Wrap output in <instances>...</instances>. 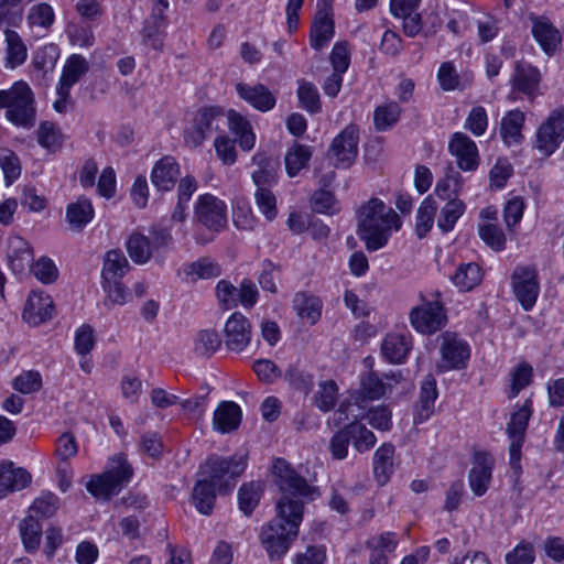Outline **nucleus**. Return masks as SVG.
<instances>
[{"label":"nucleus","instance_id":"1","mask_svg":"<svg viewBox=\"0 0 564 564\" xmlns=\"http://www.w3.org/2000/svg\"><path fill=\"white\" fill-rule=\"evenodd\" d=\"M357 219V234L369 252L386 247L392 232L402 226L399 215L377 197L370 198L358 208Z\"/></svg>","mask_w":564,"mask_h":564},{"label":"nucleus","instance_id":"2","mask_svg":"<svg viewBox=\"0 0 564 564\" xmlns=\"http://www.w3.org/2000/svg\"><path fill=\"white\" fill-rule=\"evenodd\" d=\"M272 473L281 492L275 506L278 514L303 519L304 506L315 499L317 488L310 485L284 458L275 459Z\"/></svg>","mask_w":564,"mask_h":564},{"label":"nucleus","instance_id":"3","mask_svg":"<svg viewBox=\"0 0 564 564\" xmlns=\"http://www.w3.org/2000/svg\"><path fill=\"white\" fill-rule=\"evenodd\" d=\"M302 520L276 513L274 519L261 528L259 540L270 561H279L288 553L299 535Z\"/></svg>","mask_w":564,"mask_h":564},{"label":"nucleus","instance_id":"4","mask_svg":"<svg viewBox=\"0 0 564 564\" xmlns=\"http://www.w3.org/2000/svg\"><path fill=\"white\" fill-rule=\"evenodd\" d=\"M246 468L247 458L245 456L224 457L213 454L199 466L198 474L215 485L220 495H226L232 490Z\"/></svg>","mask_w":564,"mask_h":564},{"label":"nucleus","instance_id":"5","mask_svg":"<svg viewBox=\"0 0 564 564\" xmlns=\"http://www.w3.org/2000/svg\"><path fill=\"white\" fill-rule=\"evenodd\" d=\"M33 104V93L24 82H17L10 89L0 90V108L7 109V119L18 127L31 128L34 124Z\"/></svg>","mask_w":564,"mask_h":564},{"label":"nucleus","instance_id":"6","mask_svg":"<svg viewBox=\"0 0 564 564\" xmlns=\"http://www.w3.org/2000/svg\"><path fill=\"white\" fill-rule=\"evenodd\" d=\"M227 111L218 105L202 106L197 109L192 124L184 131V141L192 148H197L213 134L225 133Z\"/></svg>","mask_w":564,"mask_h":564},{"label":"nucleus","instance_id":"7","mask_svg":"<svg viewBox=\"0 0 564 564\" xmlns=\"http://www.w3.org/2000/svg\"><path fill=\"white\" fill-rule=\"evenodd\" d=\"M132 474V467L127 458L118 455L111 459V467L104 474L93 477L86 488L94 497L108 499L130 481Z\"/></svg>","mask_w":564,"mask_h":564},{"label":"nucleus","instance_id":"8","mask_svg":"<svg viewBox=\"0 0 564 564\" xmlns=\"http://www.w3.org/2000/svg\"><path fill=\"white\" fill-rule=\"evenodd\" d=\"M511 288L523 311H531L540 294L538 271L528 265H518L511 274Z\"/></svg>","mask_w":564,"mask_h":564},{"label":"nucleus","instance_id":"9","mask_svg":"<svg viewBox=\"0 0 564 564\" xmlns=\"http://www.w3.org/2000/svg\"><path fill=\"white\" fill-rule=\"evenodd\" d=\"M411 326L423 335H432L445 326L447 322L446 310L437 300L425 301L414 306L409 313Z\"/></svg>","mask_w":564,"mask_h":564},{"label":"nucleus","instance_id":"10","mask_svg":"<svg viewBox=\"0 0 564 564\" xmlns=\"http://www.w3.org/2000/svg\"><path fill=\"white\" fill-rule=\"evenodd\" d=\"M441 340L440 352L441 364L440 369L447 370H462L467 367L470 357V347L466 340L460 338L456 333L444 332L440 335Z\"/></svg>","mask_w":564,"mask_h":564},{"label":"nucleus","instance_id":"11","mask_svg":"<svg viewBox=\"0 0 564 564\" xmlns=\"http://www.w3.org/2000/svg\"><path fill=\"white\" fill-rule=\"evenodd\" d=\"M194 219L209 231L219 232L227 225V206L218 197L203 194L195 203Z\"/></svg>","mask_w":564,"mask_h":564},{"label":"nucleus","instance_id":"12","mask_svg":"<svg viewBox=\"0 0 564 564\" xmlns=\"http://www.w3.org/2000/svg\"><path fill=\"white\" fill-rule=\"evenodd\" d=\"M564 140V106L552 111L536 132V149L551 155Z\"/></svg>","mask_w":564,"mask_h":564},{"label":"nucleus","instance_id":"13","mask_svg":"<svg viewBox=\"0 0 564 564\" xmlns=\"http://www.w3.org/2000/svg\"><path fill=\"white\" fill-rule=\"evenodd\" d=\"M359 128L350 123L336 135L330 144L329 154L336 166L349 167L358 155Z\"/></svg>","mask_w":564,"mask_h":564},{"label":"nucleus","instance_id":"14","mask_svg":"<svg viewBox=\"0 0 564 564\" xmlns=\"http://www.w3.org/2000/svg\"><path fill=\"white\" fill-rule=\"evenodd\" d=\"M532 415V401L527 399L524 403L512 413L507 424V435L510 440L509 456H512L513 464L521 459V448L524 443L525 431Z\"/></svg>","mask_w":564,"mask_h":564},{"label":"nucleus","instance_id":"15","mask_svg":"<svg viewBox=\"0 0 564 564\" xmlns=\"http://www.w3.org/2000/svg\"><path fill=\"white\" fill-rule=\"evenodd\" d=\"M257 169L251 174L256 187H273L278 184L281 161L279 155L267 151H259L252 156Z\"/></svg>","mask_w":564,"mask_h":564},{"label":"nucleus","instance_id":"16","mask_svg":"<svg viewBox=\"0 0 564 564\" xmlns=\"http://www.w3.org/2000/svg\"><path fill=\"white\" fill-rule=\"evenodd\" d=\"M448 151L457 160V165L465 172L477 170L479 155L476 143L465 133L455 132L449 142Z\"/></svg>","mask_w":564,"mask_h":564},{"label":"nucleus","instance_id":"17","mask_svg":"<svg viewBox=\"0 0 564 564\" xmlns=\"http://www.w3.org/2000/svg\"><path fill=\"white\" fill-rule=\"evenodd\" d=\"M226 347L236 352L242 351L251 340V325L248 318L235 312L227 319L224 328Z\"/></svg>","mask_w":564,"mask_h":564},{"label":"nucleus","instance_id":"18","mask_svg":"<svg viewBox=\"0 0 564 564\" xmlns=\"http://www.w3.org/2000/svg\"><path fill=\"white\" fill-rule=\"evenodd\" d=\"M494 459L487 452H475L474 465L468 473V481L471 491L480 497L488 490L491 481Z\"/></svg>","mask_w":564,"mask_h":564},{"label":"nucleus","instance_id":"19","mask_svg":"<svg viewBox=\"0 0 564 564\" xmlns=\"http://www.w3.org/2000/svg\"><path fill=\"white\" fill-rule=\"evenodd\" d=\"M237 95L252 108L260 112H268L276 105L275 95L263 84L238 83Z\"/></svg>","mask_w":564,"mask_h":564},{"label":"nucleus","instance_id":"20","mask_svg":"<svg viewBox=\"0 0 564 564\" xmlns=\"http://www.w3.org/2000/svg\"><path fill=\"white\" fill-rule=\"evenodd\" d=\"M181 175V167L172 155L161 158L152 167L150 178L159 192H170L174 188Z\"/></svg>","mask_w":564,"mask_h":564},{"label":"nucleus","instance_id":"21","mask_svg":"<svg viewBox=\"0 0 564 564\" xmlns=\"http://www.w3.org/2000/svg\"><path fill=\"white\" fill-rule=\"evenodd\" d=\"M53 313L54 304L51 296L42 291H32L26 300L22 316L28 324L37 326L51 319Z\"/></svg>","mask_w":564,"mask_h":564},{"label":"nucleus","instance_id":"22","mask_svg":"<svg viewBox=\"0 0 564 564\" xmlns=\"http://www.w3.org/2000/svg\"><path fill=\"white\" fill-rule=\"evenodd\" d=\"M31 474L23 467H17L13 462L4 460L0 464V498L20 491L30 486Z\"/></svg>","mask_w":564,"mask_h":564},{"label":"nucleus","instance_id":"23","mask_svg":"<svg viewBox=\"0 0 564 564\" xmlns=\"http://www.w3.org/2000/svg\"><path fill=\"white\" fill-rule=\"evenodd\" d=\"M413 341L410 334H387L381 344L383 357L391 364H402L412 350Z\"/></svg>","mask_w":564,"mask_h":564},{"label":"nucleus","instance_id":"24","mask_svg":"<svg viewBox=\"0 0 564 564\" xmlns=\"http://www.w3.org/2000/svg\"><path fill=\"white\" fill-rule=\"evenodd\" d=\"M438 397L436 380L433 375L425 376L421 383L419 405L414 423L420 424L429 420L434 413V402Z\"/></svg>","mask_w":564,"mask_h":564},{"label":"nucleus","instance_id":"25","mask_svg":"<svg viewBox=\"0 0 564 564\" xmlns=\"http://www.w3.org/2000/svg\"><path fill=\"white\" fill-rule=\"evenodd\" d=\"M226 126L237 137L239 147L243 151H250L256 144V134L249 120L235 110H228Z\"/></svg>","mask_w":564,"mask_h":564},{"label":"nucleus","instance_id":"26","mask_svg":"<svg viewBox=\"0 0 564 564\" xmlns=\"http://www.w3.org/2000/svg\"><path fill=\"white\" fill-rule=\"evenodd\" d=\"M397 545V534L393 532L370 538L366 542V547L370 550L369 564H388V555L395 550Z\"/></svg>","mask_w":564,"mask_h":564},{"label":"nucleus","instance_id":"27","mask_svg":"<svg viewBox=\"0 0 564 564\" xmlns=\"http://www.w3.org/2000/svg\"><path fill=\"white\" fill-rule=\"evenodd\" d=\"M330 13L316 12L310 32V44L321 51L333 39L335 29Z\"/></svg>","mask_w":564,"mask_h":564},{"label":"nucleus","instance_id":"28","mask_svg":"<svg viewBox=\"0 0 564 564\" xmlns=\"http://www.w3.org/2000/svg\"><path fill=\"white\" fill-rule=\"evenodd\" d=\"M9 267L11 271L19 275L31 267L33 261V251L31 245L21 237H14L10 240V251L8 253Z\"/></svg>","mask_w":564,"mask_h":564},{"label":"nucleus","instance_id":"29","mask_svg":"<svg viewBox=\"0 0 564 564\" xmlns=\"http://www.w3.org/2000/svg\"><path fill=\"white\" fill-rule=\"evenodd\" d=\"M241 415V409L237 403L223 401L214 413V427L220 433H229L239 426Z\"/></svg>","mask_w":564,"mask_h":564},{"label":"nucleus","instance_id":"30","mask_svg":"<svg viewBox=\"0 0 564 564\" xmlns=\"http://www.w3.org/2000/svg\"><path fill=\"white\" fill-rule=\"evenodd\" d=\"M94 215L91 200L86 196H79L76 202L66 207V220L73 230H83L91 221Z\"/></svg>","mask_w":564,"mask_h":564},{"label":"nucleus","instance_id":"31","mask_svg":"<svg viewBox=\"0 0 564 564\" xmlns=\"http://www.w3.org/2000/svg\"><path fill=\"white\" fill-rule=\"evenodd\" d=\"M217 491V487L204 478L195 482L192 491V501L199 513L204 516L213 513Z\"/></svg>","mask_w":564,"mask_h":564},{"label":"nucleus","instance_id":"32","mask_svg":"<svg viewBox=\"0 0 564 564\" xmlns=\"http://www.w3.org/2000/svg\"><path fill=\"white\" fill-rule=\"evenodd\" d=\"M394 446L383 443L373 455V476L380 486H384L393 473Z\"/></svg>","mask_w":564,"mask_h":564},{"label":"nucleus","instance_id":"33","mask_svg":"<svg viewBox=\"0 0 564 564\" xmlns=\"http://www.w3.org/2000/svg\"><path fill=\"white\" fill-rule=\"evenodd\" d=\"M525 115L519 109L510 110L501 120L500 135L507 145L519 144L523 140L522 128Z\"/></svg>","mask_w":564,"mask_h":564},{"label":"nucleus","instance_id":"34","mask_svg":"<svg viewBox=\"0 0 564 564\" xmlns=\"http://www.w3.org/2000/svg\"><path fill=\"white\" fill-rule=\"evenodd\" d=\"M322 301L313 294L299 292L294 295V311L301 318L308 321L312 325L319 321L322 316Z\"/></svg>","mask_w":564,"mask_h":564},{"label":"nucleus","instance_id":"35","mask_svg":"<svg viewBox=\"0 0 564 564\" xmlns=\"http://www.w3.org/2000/svg\"><path fill=\"white\" fill-rule=\"evenodd\" d=\"M540 73L535 67L528 64H517L512 77L513 89L533 98L539 87Z\"/></svg>","mask_w":564,"mask_h":564},{"label":"nucleus","instance_id":"36","mask_svg":"<svg viewBox=\"0 0 564 564\" xmlns=\"http://www.w3.org/2000/svg\"><path fill=\"white\" fill-rule=\"evenodd\" d=\"M463 184V176L449 163L445 169L444 177L437 181L434 192L443 200H449L453 197L458 198Z\"/></svg>","mask_w":564,"mask_h":564},{"label":"nucleus","instance_id":"37","mask_svg":"<svg viewBox=\"0 0 564 564\" xmlns=\"http://www.w3.org/2000/svg\"><path fill=\"white\" fill-rule=\"evenodd\" d=\"M19 531L24 550L28 553H35L41 544L42 524L30 514L19 523Z\"/></svg>","mask_w":564,"mask_h":564},{"label":"nucleus","instance_id":"38","mask_svg":"<svg viewBox=\"0 0 564 564\" xmlns=\"http://www.w3.org/2000/svg\"><path fill=\"white\" fill-rule=\"evenodd\" d=\"M264 491L262 481L245 482L238 490L239 509L247 517L251 516L253 510L258 507L260 499Z\"/></svg>","mask_w":564,"mask_h":564},{"label":"nucleus","instance_id":"39","mask_svg":"<svg viewBox=\"0 0 564 564\" xmlns=\"http://www.w3.org/2000/svg\"><path fill=\"white\" fill-rule=\"evenodd\" d=\"M313 155L312 148L295 142L286 152L284 164L290 177H295L304 169Z\"/></svg>","mask_w":564,"mask_h":564},{"label":"nucleus","instance_id":"40","mask_svg":"<svg viewBox=\"0 0 564 564\" xmlns=\"http://www.w3.org/2000/svg\"><path fill=\"white\" fill-rule=\"evenodd\" d=\"M130 264L121 250L106 252L101 271L102 280H121L129 271Z\"/></svg>","mask_w":564,"mask_h":564},{"label":"nucleus","instance_id":"41","mask_svg":"<svg viewBox=\"0 0 564 564\" xmlns=\"http://www.w3.org/2000/svg\"><path fill=\"white\" fill-rule=\"evenodd\" d=\"M126 248L129 257L137 264L149 262L154 253L149 237L140 232H133L129 236Z\"/></svg>","mask_w":564,"mask_h":564},{"label":"nucleus","instance_id":"42","mask_svg":"<svg viewBox=\"0 0 564 564\" xmlns=\"http://www.w3.org/2000/svg\"><path fill=\"white\" fill-rule=\"evenodd\" d=\"M466 210V204L456 197L451 198L441 208L437 218V227L444 234H447L454 229L457 220L464 215Z\"/></svg>","mask_w":564,"mask_h":564},{"label":"nucleus","instance_id":"43","mask_svg":"<svg viewBox=\"0 0 564 564\" xmlns=\"http://www.w3.org/2000/svg\"><path fill=\"white\" fill-rule=\"evenodd\" d=\"M532 35L547 54L553 53L560 43V33L549 21L535 20Z\"/></svg>","mask_w":564,"mask_h":564},{"label":"nucleus","instance_id":"44","mask_svg":"<svg viewBox=\"0 0 564 564\" xmlns=\"http://www.w3.org/2000/svg\"><path fill=\"white\" fill-rule=\"evenodd\" d=\"M88 69L89 65L86 58L74 54L67 59L57 85L70 89Z\"/></svg>","mask_w":564,"mask_h":564},{"label":"nucleus","instance_id":"45","mask_svg":"<svg viewBox=\"0 0 564 564\" xmlns=\"http://www.w3.org/2000/svg\"><path fill=\"white\" fill-rule=\"evenodd\" d=\"M402 109L397 101L378 106L373 112V126L377 131H388L399 121Z\"/></svg>","mask_w":564,"mask_h":564},{"label":"nucleus","instance_id":"46","mask_svg":"<svg viewBox=\"0 0 564 564\" xmlns=\"http://www.w3.org/2000/svg\"><path fill=\"white\" fill-rule=\"evenodd\" d=\"M482 279L481 269L475 262L460 264L452 280L453 283L464 292L473 290Z\"/></svg>","mask_w":564,"mask_h":564},{"label":"nucleus","instance_id":"47","mask_svg":"<svg viewBox=\"0 0 564 564\" xmlns=\"http://www.w3.org/2000/svg\"><path fill=\"white\" fill-rule=\"evenodd\" d=\"M436 212V200L432 195L426 196L416 213L415 232L420 239H423L432 229Z\"/></svg>","mask_w":564,"mask_h":564},{"label":"nucleus","instance_id":"48","mask_svg":"<svg viewBox=\"0 0 564 564\" xmlns=\"http://www.w3.org/2000/svg\"><path fill=\"white\" fill-rule=\"evenodd\" d=\"M184 273L192 282L197 280H208L221 274V268L218 263L208 258H200L194 262L184 265Z\"/></svg>","mask_w":564,"mask_h":564},{"label":"nucleus","instance_id":"49","mask_svg":"<svg viewBox=\"0 0 564 564\" xmlns=\"http://www.w3.org/2000/svg\"><path fill=\"white\" fill-rule=\"evenodd\" d=\"M7 56L6 66L15 68L26 59V47L15 31L6 30Z\"/></svg>","mask_w":564,"mask_h":564},{"label":"nucleus","instance_id":"50","mask_svg":"<svg viewBox=\"0 0 564 564\" xmlns=\"http://www.w3.org/2000/svg\"><path fill=\"white\" fill-rule=\"evenodd\" d=\"M297 98L300 106L311 115L322 110L319 93L313 83L299 80Z\"/></svg>","mask_w":564,"mask_h":564},{"label":"nucleus","instance_id":"51","mask_svg":"<svg viewBox=\"0 0 564 564\" xmlns=\"http://www.w3.org/2000/svg\"><path fill=\"white\" fill-rule=\"evenodd\" d=\"M351 434V443L354 448L359 453H365L372 448L377 442V437L364 424L358 421L348 423Z\"/></svg>","mask_w":564,"mask_h":564},{"label":"nucleus","instance_id":"52","mask_svg":"<svg viewBox=\"0 0 564 564\" xmlns=\"http://www.w3.org/2000/svg\"><path fill=\"white\" fill-rule=\"evenodd\" d=\"M254 202L267 220L272 221L278 215L276 197L272 187H256Z\"/></svg>","mask_w":564,"mask_h":564},{"label":"nucleus","instance_id":"53","mask_svg":"<svg viewBox=\"0 0 564 564\" xmlns=\"http://www.w3.org/2000/svg\"><path fill=\"white\" fill-rule=\"evenodd\" d=\"M58 509L59 498L51 491L42 492L30 507L32 513L44 519L52 518Z\"/></svg>","mask_w":564,"mask_h":564},{"label":"nucleus","instance_id":"54","mask_svg":"<svg viewBox=\"0 0 564 564\" xmlns=\"http://www.w3.org/2000/svg\"><path fill=\"white\" fill-rule=\"evenodd\" d=\"M220 345L221 339L216 330L203 329L196 336L194 351L199 356L209 357Z\"/></svg>","mask_w":564,"mask_h":564},{"label":"nucleus","instance_id":"55","mask_svg":"<svg viewBox=\"0 0 564 564\" xmlns=\"http://www.w3.org/2000/svg\"><path fill=\"white\" fill-rule=\"evenodd\" d=\"M362 399L378 400L386 394L387 386L377 372L369 371L360 379Z\"/></svg>","mask_w":564,"mask_h":564},{"label":"nucleus","instance_id":"56","mask_svg":"<svg viewBox=\"0 0 564 564\" xmlns=\"http://www.w3.org/2000/svg\"><path fill=\"white\" fill-rule=\"evenodd\" d=\"M283 378L294 390L301 391L304 394H308L314 386L313 375L293 365L286 369Z\"/></svg>","mask_w":564,"mask_h":564},{"label":"nucleus","instance_id":"57","mask_svg":"<svg viewBox=\"0 0 564 564\" xmlns=\"http://www.w3.org/2000/svg\"><path fill=\"white\" fill-rule=\"evenodd\" d=\"M351 443V434L348 424H345L334 433L329 441V452L334 459L343 460L348 455V446Z\"/></svg>","mask_w":564,"mask_h":564},{"label":"nucleus","instance_id":"58","mask_svg":"<svg viewBox=\"0 0 564 564\" xmlns=\"http://www.w3.org/2000/svg\"><path fill=\"white\" fill-rule=\"evenodd\" d=\"M37 142L48 151L55 152L62 147V133L52 122L44 121L37 129Z\"/></svg>","mask_w":564,"mask_h":564},{"label":"nucleus","instance_id":"59","mask_svg":"<svg viewBox=\"0 0 564 564\" xmlns=\"http://www.w3.org/2000/svg\"><path fill=\"white\" fill-rule=\"evenodd\" d=\"M337 391L338 388L334 380L321 382L315 394V405L323 412L330 411L335 406Z\"/></svg>","mask_w":564,"mask_h":564},{"label":"nucleus","instance_id":"60","mask_svg":"<svg viewBox=\"0 0 564 564\" xmlns=\"http://www.w3.org/2000/svg\"><path fill=\"white\" fill-rule=\"evenodd\" d=\"M166 25L161 23L152 24L145 20L142 28V43L155 51L163 48V37Z\"/></svg>","mask_w":564,"mask_h":564},{"label":"nucleus","instance_id":"61","mask_svg":"<svg viewBox=\"0 0 564 564\" xmlns=\"http://www.w3.org/2000/svg\"><path fill=\"white\" fill-rule=\"evenodd\" d=\"M479 237L495 251H501L506 248V236L500 227L494 224L479 226Z\"/></svg>","mask_w":564,"mask_h":564},{"label":"nucleus","instance_id":"62","mask_svg":"<svg viewBox=\"0 0 564 564\" xmlns=\"http://www.w3.org/2000/svg\"><path fill=\"white\" fill-rule=\"evenodd\" d=\"M0 166L8 185L12 184L21 174V165L18 155L8 149L0 151Z\"/></svg>","mask_w":564,"mask_h":564},{"label":"nucleus","instance_id":"63","mask_svg":"<svg viewBox=\"0 0 564 564\" xmlns=\"http://www.w3.org/2000/svg\"><path fill=\"white\" fill-rule=\"evenodd\" d=\"M31 272L44 284H51L56 281L58 270L55 263L47 257H41L31 265Z\"/></svg>","mask_w":564,"mask_h":564},{"label":"nucleus","instance_id":"64","mask_svg":"<svg viewBox=\"0 0 564 564\" xmlns=\"http://www.w3.org/2000/svg\"><path fill=\"white\" fill-rule=\"evenodd\" d=\"M535 560V552L532 543L521 541L513 550L506 554L507 564H532Z\"/></svg>","mask_w":564,"mask_h":564}]
</instances>
